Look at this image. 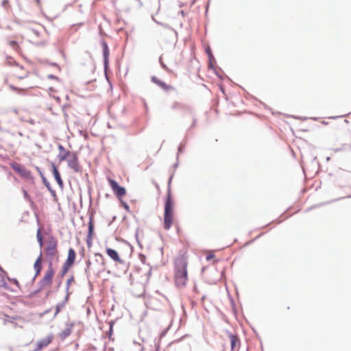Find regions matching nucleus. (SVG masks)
I'll return each instance as SVG.
<instances>
[{
  "mask_svg": "<svg viewBox=\"0 0 351 351\" xmlns=\"http://www.w3.org/2000/svg\"><path fill=\"white\" fill-rule=\"evenodd\" d=\"M51 167H52V172H53V176L55 178V180H56L60 188H63L64 183L60 177V174L57 167H56V165L54 164H52Z\"/></svg>",
  "mask_w": 351,
  "mask_h": 351,
  "instance_id": "nucleus-16",
  "label": "nucleus"
},
{
  "mask_svg": "<svg viewBox=\"0 0 351 351\" xmlns=\"http://www.w3.org/2000/svg\"><path fill=\"white\" fill-rule=\"evenodd\" d=\"M105 259L103 255L100 253H95L94 258L92 261H88L86 263V272L88 274L92 273L99 275L105 269Z\"/></svg>",
  "mask_w": 351,
  "mask_h": 351,
  "instance_id": "nucleus-3",
  "label": "nucleus"
},
{
  "mask_svg": "<svg viewBox=\"0 0 351 351\" xmlns=\"http://www.w3.org/2000/svg\"><path fill=\"white\" fill-rule=\"evenodd\" d=\"M76 258V253L73 248H70L68 251V256L66 260L63 264L61 271V276H64L75 263Z\"/></svg>",
  "mask_w": 351,
  "mask_h": 351,
  "instance_id": "nucleus-5",
  "label": "nucleus"
},
{
  "mask_svg": "<svg viewBox=\"0 0 351 351\" xmlns=\"http://www.w3.org/2000/svg\"><path fill=\"white\" fill-rule=\"evenodd\" d=\"M152 82L158 85L161 89L167 93H171L176 90L173 85L165 83L156 76H153L152 77Z\"/></svg>",
  "mask_w": 351,
  "mask_h": 351,
  "instance_id": "nucleus-9",
  "label": "nucleus"
},
{
  "mask_svg": "<svg viewBox=\"0 0 351 351\" xmlns=\"http://www.w3.org/2000/svg\"><path fill=\"white\" fill-rule=\"evenodd\" d=\"M45 253L51 258H53L58 254V241L54 237H51L47 241Z\"/></svg>",
  "mask_w": 351,
  "mask_h": 351,
  "instance_id": "nucleus-6",
  "label": "nucleus"
},
{
  "mask_svg": "<svg viewBox=\"0 0 351 351\" xmlns=\"http://www.w3.org/2000/svg\"><path fill=\"white\" fill-rule=\"evenodd\" d=\"M8 280H9L11 282H12V283H14V285H16L17 287H19V282H18V280H17L16 279H15V278H12V279H10V278H8Z\"/></svg>",
  "mask_w": 351,
  "mask_h": 351,
  "instance_id": "nucleus-25",
  "label": "nucleus"
},
{
  "mask_svg": "<svg viewBox=\"0 0 351 351\" xmlns=\"http://www.w3.org/2000/svg\"><path fill=\"white\" fill-rule=\"evenodd\" d=\"M174 202L171 197V191L169 189L167 198L165 202L164 222L163 227L165 230H169L173 223L174 213H173Z\"/></svg>",
  "mask_w": 351,
  "mask_h": 351,
  "instance_id": "nucleus-2",
  "label": "nucleus"
},
{
  "mask_svg": "<svg viewBox=\"0 0 351 351\" xmlns=\"http://www.w3.org/2000/svg\"><path fill=\"white\" fill-rule=\"evenodd\" d=\"M36 238H37L38 242L39 243L40 246L42 247L43 245V238L41 235V230L40 229H38L37 230Z\"/></svg>",
  "mask_w": 351,
  "mask_h": 351,
  "instance_id": "nucleus-21",
  "label": "nucleus"
},
{
  "mask_svg": "<svg viewBox=\"0 0 351 351\" xmlns=\"http://www.w3.org/2000/svg\"><path fill=\"white\" fill-rule=\"evenodd\" d=\"M215 257V255L213 252H208L206 256V261H210Z\"/></svg>",
  "mask_w": 351,
  "mask_h": 351,
  "instance_id": "nucleus-24",
  "label": "nucleus"
},
{
  "mask_svg": "<svg viewBox=\"0 0 351 351\" xmlns=\"http://www.w3.org/2000/svg\"><path fill=\"white\" fill-rule=\"evenodd\" d=\"M42 263L43 257L42 254H40L39 256L36 258L34 264V269L35 270V277L38 276L40 274V271L42 270Z\"/></svg>",
  "mask_w": 351,
  "mask_h": 351,
  "instance_id": "nucleus-15",
  "label": "nucleus"
},
{
  "mask_svg": "<svg viewBox=\"0 0 351 351\" xmlns=\"http://www.w3.org/2000/svg\"><path fill=\"white\" fill-rule=\"evenodd\" d=\"M12 167L14 171L18 173L21 176L27 178L30 175L29 171H27L23 166H22L20 164H17V163L13 164L12 165Z\"/></svg>",
  "mask_w": 351,
  "mask_h": 351,
  "instance_id": "nucleus-11",
  "label": "nucleus"
},
{
  "mask_svg": "<svg viewBox=\"0 0 351 351\" xmlns=\"http://www.w3.org/2000/svg\"><path fill=\"white\" fill-rule=\"evenodd\" d=\"M54 274L55 271L52 267V264L50 263L44 274V276L39 282L40 289H44L51 287Z\"/></svg>",
  "mask_w": 351,
  "mask_h": 351,
  "instance_id": "nucleus-4",
  "label": "nucleus"
},
{
  "mask_svg": "<svg viewBox=\"0 0 351 351\" xmlns=\"http://www.w3.org/2000/svg\"><path fill=\"white\" fill-rule=\"evenodd\" d=\"M58 149L60 151L59 154H58V158H59L60 161L66 160L73 153L71 152L66 151L64 149V147L61 145H58Z\"/></svg>",
  "mask_w": 351,
  "mask_h": 351,
  "instance_id": "nucleus-14",
  "label": "nucleus"
},
{
  "mask_svg": "<svg viewBox=\"0 0 351 351\" xmlns=\"http://www.w3.org/2000/svg\"><path fill=\"white\" fill-rule=\"evenodd\" d=\"M4 322H5V323H7V322L11 323V324H14L15 326H17L18 323L16 322L24 323L25 319L23 318H22L21 317H18V316L10 317L8 315H5Z\"/></svg>",
  "mask_w": 351,
  "mask_h": 351,
  "instance_id": "nucleus-17",
  "label": "nucleus"
},
{
  "mask_svg": "<svg viewBox=\"0 0 351 351\" xmlns=\"http://www.w3.org/2000/svg\"><path fill=\"white\" fill-rule=\"evenodd\" d=\"M188 254L186 250L180 251L174 261V280L178 287H184L188 282Z\"/></svg>",
  "mask_w": 351,
  "mask_h": 351,
  "instance_id": "nucleus-1",
  "label": "nucleus"
},
{
  "mask_svg": "<svg viewBox=\"0 0 351 351\" xmlns=\"http://www.w3.org/2000/svg\"><path fill=\"white\" fill-rule=\"evenodd\" d=\"M106 253L108 256L114 262L119 264H122L123 263V260L121 259L118 252L116 250L111 248H106Z\"/></svg>",
  "mask_w": 351,
  "mask_h": 351,
  "instance_id": "nucleus-12",
  "label": "nucleus"
},
{
  "mask_svg": "<svg viewBox=\"0 0 351 351\" xmlns=\"http://www.w3.org/2000/svg\"><path fill=\"white\" fill-rule=\"evenodd\" d=\"M49 78H51V79H53V80H56L59 83V80H58V78L57 77H55V76H53V75H50L49 76Z\"/></svg>",
  "mask_w": 351,
  "mask_h": 351,
  "instance_id": "nucleus-26",
  "label": "nucleus"
},
{
  "mask_svg": "<svg viewBox=\"0 0 351 351\" xmlns=\"http://www.w3.org/2000/svg\"><path fill=\"white\" fill-rule=\"evenodd\" d=\"M66 160L67 161L68 166L75 172L78 173L81 171L82 169L79 164L78 157L76 153L73 152Z\"/></svg>",
  "mask_w": 351,
  "mask_h": 351,
  "instance_id": "nucleus-8",
  "label": "nucleus"
},
{
  "mask_svg": "<svg viewBox=\"0 0 351 351\" xmlns=\"http://www.w3.org/2000/svg\"><path fill=\"white\" fill-rule=\"evenodd\" d=\"M228 337L230 341L231 344V350L232 351H237L239 348L240 341L237 336L234 335L231 333L228 334Z\"/></svg>",
  "mask_w": 351,
  "mask_h": 351,
  "instance_id": "nucleus-13",
  "label": "nucleus"
},
{
  "mask_svg": "<svg viewBox=\"0 0 351 351\" xmlns=\"http://www.w3.org/2000/svg\"><path fill=\"white\" fill-rule=\"evenodd\" d=\"M207 53H208V54L210 57L212 56L211 51H210V49H207Z\"/></svg>",
  "mask_w": 351,
  "mask_h": 351,
  "instance_id": "nucleus-29",
  "label": "nucleus"
},
{
  "mask_svg": "<svg viewBox=\"0 0 351 351\" xmlns=\"http://www.w3.org/2000/svg\"><path fill=\"white\" fill-rule=\"evenodd\" d=\"M123 206H124L125 209L128 211L129 210V206L126 203H124Z\"/></svg>",
  "mask_w": 351,
  "mask_h": 351,
  "instance_id": "nucleus-28",
  "label": "nucleus"
},
{
  "mask_svg": "<svg viewBox=\"0 0 351 351\" xmlns=\"http://www.w3.org/2000/svg\"><path fill=\"white\" fill-rule=\"evenodd\" d=\"M53 339V335H49L47 336L45 338L38 341L35 344V348L34 349V351H41L44 348H46L51 343Z\"/></svg>",
  "mask_w": 351,
  "mask_h": 351,
  "instance_id": "nucleus-10",
  "label": "nucleus"
},
{
  "mask_svg": "<svg viewBox=\"0 0 351 351\" xmlns=\"http://www.w3.org/2000/svg\"><path fill=\"white\" fill-rule=\"evenodd\" d=\"M102 48H103V55H104V57L105 63L106 64L108 62V57H109V55H110V52H109L108 47V45H107V44L106 43H104L102 44Z\"/></svg>",
  "mask_w": 351,
  "mask_h": 351,
  "instance_id": "nucleus-19",
  "label": "nucleus"
},
{
  "mask_svg": "<svg viewBox=\"0 0 351 351\" xmlns=\"http://www.w3.org/2000/svg\"><path fill=\"white\" fill-rule=\"evenodd\" d=\"M0 287L7 289L8 288V284L6 282V277L5 274L2 272L0 273Z\"/></svg>",
  "mask_w": 351,
  "mask_h": 351,
  "instance_id": "nucleus-20",
  "label": "nucleus"
},
{
  "mask_svg": "<svg viewBox=\"0 0 351 351\" xmlns=\"http://www.w3.org/2000/svg\"><path fill=\"white\" fill-rule=\"evenodd\" d=\"M108 181L113 193L118 198H121L126 194L125 189L119 186L114 180L108 178Z\"/></svg>",
  "mask_w": 351,
  "mask_h": 351,
  "instance_id": "nucleus-7",
  "label": "nucleus"
},
{
  "mask_svg": "<svg viewBox=\"0 0 351 351\" xmlns=\"http://www.w3.org/2000/svg\"><path fill=\"white\" fill-rule=\"evenodd\" d=\"M9 45L10 47H12L15 50H18V49L19 48V47L16 41L12 40L9 43Z\"/></svg>",
  "mask_w": 351,
  "mask_h": 351,
  "instance_id": "nucleus-23",
  "label": "nucleus"
},
{
  "mask_svg": "<svg viewBox=\"0 0 351 351\" xmlns=\"http://www.w3.org/2000/svg\"><path fill=\"white\" fill-rule=\"evenodd\" d=\"M74 281V278L73 277H71V278H69L68 280H67V284L69 285L71 282H73Z\"/></svg>",
  "mask_w": 351,
  "mask_h": 351,
  "instance_id": "nucleus-27",
  "label": "nucleus"
},
{
  "mask_svg": "<svg viewBox=\"0 0 351 351\" xmlns=\"http://www.w3.org/2000/svg\"><path fill=\"white\" fill-rule=\"evenodd\" d=\"M49 94L57 100L59 99V97L55 95L58 92V87L53 88V87H49Z\"/></svg>",
  "mask_w": 351,
  "mask_h": 351,
  "instance_id": "nucleus-22",
  "label": "nucleus"
},
{
  "mask_svg": "<svg viewBox=\"0 0 351 351\" xmlns=\"http://www.w3.org/2000/svg\"><path fill=\"white\" fill-rule=\"evenodd\" d=\"M94 226L92 221L88 223V233L86 238V244L88 247H90L92 245V241L93 237Z\"/></svg>",
  "mask_w": 351,
  "mask_h": 351,
  "instance_id": "nucleus-18",
  "label": "nucleus"
},
{
  "mask_svg": "<svg viewBox=\"0 0 351 351\" xmlns=\"http://www.w3.org/2000/svg\"><path fill=\"white\" fill-rule=\"evenodd\" d=\"M46 186H47V188H49V184H46Z\"/></svg>",
  "mask_w": 351,
  "mask_h": 351,
  "instance_id": "nucleus-30",
  "label": "nucleus"
}]
</instances>
